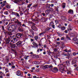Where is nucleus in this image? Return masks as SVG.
<instances>
[{
  "label": "nucleus",
  "mask_w": 78,
  "mask_h": 78,
  "mask_svg": "<svg viewBox=\"0 0 78 78\" xmlns=\"http://www.w3.org/2000/svg\"><path fill=\"white\" fill-rule=\"evenodd\" d=\"M13 21L15 22V23H17V24L20 26V27H27L26 25L25 24H22V22H20L19 20L17 19H16L15 18H13Z\"/></svg>",
  "instance_id": "1"
},
{
  "label": "nucleus",
  "mask_w": 78,
  "mask_h": 78,
  "mask_svg": "<svg viewBox=\"0 0 78 78\" xmlns=\"http://www.w3.org/2000/svg\"><path fill=\"white\" fill-rule=\"evenodd\" d=\"M23 36V35L21 33H19L16 34V37L17 39H20L22 38V36Z\"/></svg>",
  "instance_id": "2"
},
{
  "label": "nucleus",
  "mask_w": 78,
  "mask_h": 78,
  "mask_svg": "<svg viewBox=\"0 0 78 78\" xmlns=\"http://www.w3.org/2000/svg\"><path fill=\"white\" fill-rule=\"evenodd\" d=\"M10 46L11 48H17V46L16 44H14L11 42L10 43Z\"/></svg>",
  "instance_id": "3"
},
{
  "label": "nucleus",
  "mask_w": 78,
  "mask_h": 78,
  "mask_svg": "<svg viewBox=\"0 0 78 78\" xmlns=\"http://www.w3.org/2000/svg\"><path fill=\"white\" fill-rule=\"evenodd\" d=\"M77 59L76 58H74L72 60V64H74L76 62Z\"/></svg>",
  "instance_id": "4"
},
{
  "label": "nucleus",
  "mask_w": 78,
  "mask_h": 78,
  "mask_svg": "<svg viewBox=\"0 0 78 78\" xmlns=\"http://www.w3.org/2000/svg\"><path fill=\"white\" fill-rule=\"evenodd\" d=\"M8 5V3L6 2V1H3V4L1 5V6L2 7H3V6H5V5Z\"/></svg>",
  "instance_id": "5"
},
{
  "label": "nucleus",
  "mask_w": 78,
  "mask_h": 78,
  "mask_svg": "<svg viewBox=\"0 0 78 78\" xmlns=\"http://www.w3.org/2000/svg\"><path fill=\"white\" fill-rule=\"evenodd\" d=\"M49 27H52L53 28H55V25H54V23H53V21H51L50 24H49Z\"/></svg>",
  "instance_id": "6"
},
{
  "label": "nucleus",
  "mask_w": 78,
  "mask_h": 78,
  "mask_svg": "<svg viewBox=\"0 0 78 78\" xmlns=\"http://www.w3.org/2000/svg\"><path fill=\"white\" fill-rule=\"evenodd\" d=\"M16 74L17 76H22V75H21V73H20V71H17L16 73Z\"/></svg>",
  "instance_id": "7"
},
{
  "label": "nucleus",
  "mask_w": 78,
  "mask_h": 78,
  "mask_svg": "<svg viewBox=\"0 0 78 78\" xmlns=\"http://www.w3.org/2000/svg\"><path fill=\"white\" fill-rule=\"evenodd\" d=\"M16 44L18 47H20L22 46V42L21 41H19L16 43Z\"/></svg>",
  "instance_id": "8"
},
{
  "label": "nucleus",
  "mask_w": 78,
  "mask_h": 78,
  "mask_svg": "<svg viewBox=\"0 0 78 78\" xmlns=\"http://www.w3.org/2000/svg\"><path fill=\"white\" fill-rule=\"evenodd\" d=\"M31 28L33 30H34V31H37V28H36V27L34 26H32Z\"/></svg>",
  "instance_id": "9"
},
{
  "label": "nucleus",
  "mask_w": 78,
  "mask_h": 78,
  "mask_svg": "<svg viewBox=\"0 0 78 78\" xmlns=\"http://www.w3.org/2000/svg\"><path fill=\"white\" fill-rule=\"evenodd\" d=\"M12 40H13L14 42H16V36L13 35L12 37Z\"/></svg>",
  "instance_id": "10"
},
{
  "label": "nucleus",
  "mask_w": 78,
  "mask_h": 78,
  "mask_svg": "<svg viewBox=\"0 0 78 78\" xmlns=\"http://www.w3.org/2000/svg\"><path fill=\"white\" fill-rule=\"evenodd\" d=\"M12 33L11 32H9L7 33V35L8 36V37H10V38L12 37L11 36H12Z\"/></svg>",
  "instance_id": "11"
},
{
  "label": "nucleus",
  "mask_w": 78,
  "mask_h": 78,
  "mask_svg": "<svg viewBox=\"0 0 78 78\" xmlns=\"http://www.w3.org/2000/svg\"><path fill=\"white\" fill-rule=\"evenodd\" d=\"M32 44L33 45H34L36 47H38V44H37V43L34 42H33Z\"/></svg>",
  "instance_id": "12"
},
{
  "label": "nucleus",
  "mask_w": 78,
  "mask_h": 78,
  "mask_svg": "<svg viewBox=\"0 0 78 78\" xmlns=\"http://www.w3.org/2000/svg\"><path fill=\"white\" fill-rule=\"evenodd\" d=\"M12 27L13 30H16L17 27L16 25H12Z\"/></svg>",
  "instance_id": "13"
},
{
  "label": "nucleus",
  "mask_w": 78,
  "mask_h": 78,
  "mask_svg": "<svg viewBox=\"0 0 78 78\" xmlns=\"http://www.w3.org/2000/svg\"><path fill=\"white\" fill-rule=\"evenodd\" d=\"M59 71L61 72L62 73H64V69L62 68H61V69H59Z\"/></svg>",
  "instance_id": "14"
},
{
  "label": "nucleus",
  "mask_w": 78,
  "mask_h": 78,
  "mask_svg": "<svg viewBox=\"0 0 78 78\" xmlns=\"http://www.w3.org/2000/svg\"><path fill=\"white\" fill-rule=\"evenodd\" d=\"M73 11L72 10L70 9L68 11V13L69 14H72V13H73Z\"/></svg>",
  "instance_id": "15"
},
{
  "label": "nucleus",
  "mask_w": 78,
  "mask_h": 78,
  "mask_svg": "<svg viewBox=\"0 0 78 78\" xmlns=\"http://www.w3.org/2000/svg\"><path fill=\"white\" fill-rule=\"evenodd\" d=\"M64 51H65L67 53H68L69 52H71V50H68L67 49L64 50Z\"/></svg>",
  "instance_id": "16"
},
{
  "label": "nucleus",
  "mask_w": 78,
  "mask_h": 78,
  "mask_svg": "<svg viewBox=\"0 0 78 78\" xmlns=\"http://www.w3.org/2000/svg\"><path fill=\"white\" fill-rule=\"evenodd\" d=\"M31 56L33 58H37V56H36V55H31Z\"/></svg>",
  "instance_id": "17"
},
{
  "label": "nucleus",
  "mask_w": 78,
  "mask_h": 78,
  "mask_svg": "<svg viewBox=\"0 0 78 78\" xmlns=\"http://www.w3.org/2000/svg\"><path fill=\"white\" fill-rule=\"evenodd\" d=\"M48 10L49 11H51V12H52L53 11V9L50 8V7H48Z\"/></svg>",
  "instance_id": "18"
},
{
  "label": "nucleus",
  "mask_w": 78,
  "mask_h": 78,
  "mask_svg": "<svg viewBox=\"0 0 78 78\" xmlns=\"http://www.w3.org/2000/svg\"><path fill=\"white\" fill-rule=\"evenodd\" d=\"M11 39H12V37L11 38L10 37H9L7 42H8V41H9V42H10Z\"/></svg>",
  "instance_id": "19"
},
{
  "label": "nucleus",
  "mask_w": 78,
  "mask_h": 78,
  "mask_svg": "<svg viewBox=\"0 0 78 78\" xmlns=\"http://www.w3.org/2000/svg\"><path fill=\"white\" fill-rule=\"evenodd\" d=\"M72 71H69L67 72V74L68 75L69 74L71 75V74H72Z\"/></svg>",
  "instance_id": "20"
},
{
  "label": "nucleus",
  "mask_w": 78,
  "mask_h": 78,
  "mask_svg": "<svg viewBox=\"0 0 78 78\" xmlns=\"http://www.w3.org/2000/svg\"><path fill=\"white\" fill-rule=\"evenodd\" d=\"M12 1L16 3L19 2V0H12Z\"/></svg>",
  "instance_id": "21"
},
{
  "label": "nucleus",
  "mask_w": 78,
  "mask_h": 78,
  "mask_svg": "<svg viewBox=\"0 0 78 78\" xmlns=\"http://www.w3.org/2000/svg\"><path fill=\"white\" fill-rule=\"evenodd\" d=\"M62 7L63 8H65V7H66V3H63L62 4Z\"/></svg>",
  "instance_id": "22"
},
{
  "label": "nucleus",
  "mask_w": 78,
  "mask_h": 78,
  "mask_svg": "<svg viewBox=\"0 0 78 78\" xmlns=\"http://www.w3.org/2000/svg\"><path fill=\"white\" fill-rule=\"evenodd\" d=\"M45 12L46 14H48L50 13V11L48 10H47L45 11Z\"/></svg>",
  "instance_id": "23"
},
{
  "label": "nucleus",
  "mask_w": 78,
  "mask_h": 78,
  "mask_svg": "<svg viewBox=\"0 0 78 78\" xmlns=\"http://www.w3.org/2000/svg\"><path fill=\"white\" fill-rule=\"evenodd\" d=\"M6 8H8V9H9V8H11V7L8 4V5H6Z\"/></svg>",
  "instance_id": "24"
},
{
  "label": "nucleus",
  "mask_w": 78,
  "mask_h": 78,
  "mask_svg": "<svg viewBox=\"0 0 78 78\" xmlns=\"http://www.w3.org/2000/svg\"><path fill=\"white\" fill-rule=\"evenodd\" d=\"M61 19H62L63 20H66V18L65 16H63L61 17Z\"/></svg>",
  "instance_id": "25"
},
{
  "label": "nucleus",
  "mask_w": 78,
  "mask_h": 78,
  "mask_svg": "<svg viewBox=\"0 0 78 78\" xmlns=\"http://www.w3.org/2000/svg\"><path fill=\"white\" fill-rule=\"evenodd\" d=\"M9 24L7 26V28H8V31H11V29H10V28H11L10 27H9Z\"/></svg>",
  "instance_id": "26"
},
{
  "label": "nucleus",
  "mask_w": 78,
  "mask_h": 78,
  "mask_svg": "<svg viewBox=\"0 0 78 78\" xmlns=\"http://www.w3.org/2000/svg\"><path fill=\"white\" fill-rule=\"evenodd\" d=\"M30 56H25L24 57V58L25 59H26V60H27L28 59V57H29Z\"/></svg>",
  "instance_id": "27"
},
{
  "label": "nucleus",
  "mask_w": 78,
  "mask_h": 78,
  "mask_svg": "<svg viewBox=\"0 0 78 78\" xmlns=\"http://www.w3.org/2000/svg\"><path fill=\"white\" fill-rule=\"evenodd\" d=\"M4 14H5V15H8L9 13L8 11H5L4 12Z\"/></svg>",
  "instance_id": "28"
},
{
  "label": "nucleus",
  "mask_w": 78,
  "mask_h": 78,
  "mask_svg": "<svg viewBox=\"0 0 78 78\" xmlns=\"http://www.w3.org/2000/svg\"><path fill=\"white\" fill-rule=\"evenodd\" d=\"M8 38H7V36L6 35L5 37V38H4V40H5L6 41H8Z\"/></svg>",
  "instance_id": "29"
},
{
  "label": "nucleus",
  "mask_w": 78,
  "mask_h": 78,
  "mask_svg": "<svg viewBox=\"0 0 78 78\" xmlns=\"http://www.w3.org/2000/svg\"><path fill=\"white\" fill-rule=\"evenodd\" d=\"M66 38H67L68 40H70V41L71 40V39H70V37H69V36L67 35L66 36Z\"/></svg>",
  "instance_id": "30"
},
{
  "label": "nucleus",
  "mask_w": 78,
  "mask_h": 78,
  "mask_svg": "<svg viewBox=\"0 0 78 78\" xmlns=\"http://www.w3.org/2000/svg\"><path fill=\"white\" fill-rule=\"evenodd\" d=\"M63 55L65 56H69V54H63Z\"/></svg>",
  "instance_id": "31"
},
{
  "label": "nucleus",
  "mask_w": 78,
  "mask_h": 78,
  "mask_svg": "<svg viewBox=\"0 0 78 78\" xmlns=\"http://www.w3.org/2000/svg\"><path fill=\"white\" fill-rule=\"evenodd\" d=\"M51 30V28H48L46 29V31H49V30Z\"/></svg>",
  "instance_id": "32"
},
{
  "label": "nucleus",
  "mask_w": 78,
  "mask_h": 78,
  "mask_svg": "<svg viewBox=\"0 0 78 78\" xmlns=\"http://www.w3.org/2000/svg\"><path fill=\"white\" fill-rule=\"evenodd\" d=\"M15 15H16V16H17V17L19 18L20 17V16H19V14L18 13L16 12Z\"/></svg>",
  "instance_id": "33"
},
{
  "label": "nucleus",
  "mask_w": 78,
  "mask_h": 78,
  "mask_svg": "<svg viewBox=\"0 0 78 78\" xmlns=\"http://www.w3.org/2000/svg\"><path fill=\"white\" fill-rule=\"evenodd\" d=\"M66 64H67L68 66H69L70 65V62H69V61H67L66 62Z\"/></svg>",
  "instance_id": "34"
},
{
  "label": "nucleus",
  "mask_w": 78,
  "mask_h": 78,
  "mask_svg": "<svg viewBox=\"0 0 78 78\" xmlns=\"http://www.w3.org/2000/svg\"><path fill=\"white\" fill-rule=\"evenodd\" d=\"M57 33L58 35V36H62V35H61V34H60L59 32H57Z\"/></svg>",
  "instance_id": "35"
},
{
  "label": "nucleus",
  "mask_w": 78,
  "mask_h": 78,
  "mask_svg": "<svg viewBox=\"0 0 78 78\" xmlns=\"http://www.w3.org/2000/svg\"><path fill=\"white\" fill-rule=\"evenodd\" d=\"M58 8H59V7L58 6H57L55 8V9L56 11H57V12H59V10H58Z\"/></svg>",
  "instance_id": "36"
},
{
  "label": "nucleus",
  "mask_w": 78,
  "mask_h": 78,
  "mask_svg": "<svg viewBox=\"0 0 78 78\" xmlns=\"http://www.w3.org/2000/svg\"><path fill=\"white\" fill-rule=\"evenodd\" d=\"M54 70H55V71H56V72H58V68H55L54 69Z\"/></svg>",
  "instance_id": "37"
},
{
  "label": "nucleus",
  "mask_w": 78,
  "mask_h": 78,
  "mask_svg": "<svg viewBox=\"0 0 78 78\" xmlns=\"http://www.w3.org/2000/svg\"><path fill=\"white\" fill-rule=\"evenodd\" d=\"M49 67V66L48 65H45L44 66V68H48Z\"/></svg>",
  "instance_id": "38"
},
{
  "label": "nucleus",
  "mask_w": 78,
  "mask_h": 78,
  "mask_svg": "<svg viewBox=\"0 0 78 78\" xmlns=\"http://www.w3.org/2000/svg\"><path fill=\"white\" fill-rule=\"evenodd\" d=\"M4 18L5 19V20H2V21L3 22V23H5V22H6V20H5V19H6V18H5V17H4Z\"/></svg>",
  "instance_id": "39"
},
{
  "label": "nucleus",
  "mask_w": 78,
  "mask_h": 78,
  "mask_svg": "<svg viewBox=\"0 0 78 78\" xmlns=\"http://www.w3.org/2000/svg\"><path fill=\"white\" fill-rule=\"evenodd\" d=\"M32 5V3L30 4H29L28 6H27V7L30 8V6H31Z\"/></svg>",
  "instance_id": "40"
},
{
  "label": "nucleus",
  "mask_w": 78,
  "mask_h": 78,
  "mask_svg": "<svg viewBox=\"0 0 78 78\" xmlns=\"http://www.w3.org/2000/svg\"><path fill=\"white\" fill-rule=\"evenodd\" d=\"M54 51H55V52H56V51H58V49H56V48L54 49Z\"/></svg>",
  "instance_id": "41"
},
{
  "label": "nucleus",
  "mask_w": 78,
  "mask_h": 78,
  "mask_svg": "<svg viewBox=\"0 0 78 78\" xmlns=\"http://www.w3.org/2000/svg\"><path fill=\"white\" fill-rule=\"evenodd\" d=\"M61 29L62 30H64L66 29V28L64 27H62L61 28Z\"/></svg>",
  "instance_id": "42"
},
{
  "label": "nucleus",
  "mask_w": 78,
  "mask_h": 78,
  "mask_svg": "<svg viewBox=\"0 0 78 78\" xmlns=\"http://www.w3.org/2000/svg\"><path fill=\"white\" fill-rule=\"evenodd\" d=\"M34 38L35 40H36V41H37V39H38V37L37 36H35L34 37Z\"/></svg>",
  "instance_id": "43"
},
{
  "label": "nucleus",
  "mask_w": 78,
  "mask_h": 78,
  "mask_svg": "<svg viewBox=\"0 0 78 78\" xmlns=\"http://www.w3.org/2000/svg\"><path fill=\"white\" fill-rule=\"evenodd\" d=\"M3 32H4L5 34V35H6V34H7V33H8L7 31H5H5H4Z\"/></svg>",
  "instance_id": "44"
},
{
  "label": "nucleus",
  "mask_w": 78,
  "mask_h": 78,
  "mask_svg": "<svg viewBox=\"0 0 78 78\" xmlns=\"http://www.w3.org/2000/svg\"><path fill=\"white\" fill-rule=\"evenodd\" d=\"M16 12H12V15H16Z\"/></svg>",
  "instance_id": "45"
},
{
  "label": "nucleus",
  "mask_w": 78,
  "mask_h": 78,
  "mask_svg": "<svg viewBox=\"0 0 78 78\" xmlns=\"http://www.w3.org/2000/svg\"><path fill=\"white\" fill-rule=\"evenodd\" d=\"M3 37V36H0V41H2V38Z\"/></svg>",
  "instance_id": "46"
},
{
  "label": "nucleus",
  "mask_w": 78,
  "mask_h": 78,
  "mask_svg": "<svg viewBox=\"0 0 78 78\" xmlns=\"http://www.w3.org/2000/svg\"><path fill=\"white\" fill-rule=\"evenodd\" d=\"M44 34L43 33V32H41V33H40V34H39V36H41V35H43Z\"/></svg>",
  "instance_id": "47"
},
{
  "label": "nucleus",
  "mask_w": 78,
  "mask_h": 78,
  "mask_svg": "<svg viewBox=\"0 0 78 78\" xmlns=\"http://www.w3.org/2000/svg\"><path fill=\"white\" fill-rule=\"evenodd\" d=\"M47 45L46 44H44V48H47Z\"/></svg>",
  "instance_id": "48"
},
{
  "label": "nucleus",
  "mask_w": 78,
  "mask_h": 78,
  "mask_svg": "<svg viewBox=\"0 0 78 78\" xmlns=\"http://www.w3.org/2000/svg\"><path fill=\"white\" fill-rule=\"evenodd\" d=\"M31 23L32 25L33 26H34L35 25V24H34L33 22H31Z\"/></svg>",
  "instance_id": "49"
},
{
  "label": "nucleus",
  "mask_w": 78,
  "mask_h": 78,
  "mask_svg": "<svg viewBox=\"0 0 78 78\" xmlns=\"http://www.w3.org/2000/svg\"><path fill=\"white\" fill-rule=\"evenodd\" d=\"M20 31H21V32H22V31H23V30L22 29H19Z\"/></svg>",
  "instance_id": "50"
},
{
  "label": "nucleus",
  "mask_w": 78,
  "mask_h": 78,
  "mask_svg": "<svg viewBox=\"0 0 78 78\" xmlns=\"http://www.w3.org/2000/svg\"><path fill=\"white\" fill-rule=\"evenodd\" d=\"M9 58H7L6 59V61H7V62L9 61Z\"/></svg>",
  "instance_id": "51"
},
{
  "label": "nucleus",
  "mask_w": 78,
  "mask_h": 78,
  "mask_svg": "<svg viewBox=\"0 0 78 78\" xmlns=\"http://www.w3.org/2000/svg\"><path fill=\"white\" fill-rule=\"evenodd\" d=\"M3 74H4V73H3V72L2 71H0V75H3Z\"/></svg>",
  "instance_id": "52"
},
{
  "label": "nucleus",
  "mask_w": 78,
  "mask_h": 78,
  "mask_svg": "<svg viewBox=\"0 0 78 78\" xmlns=\"http://www.w3.org/2000/svg\"><path fill=\"white\" fill-rule=\"evenodd\" d=\"M5 71L6 72H9V70H8V68H7L5 69Z\"/></svg>",
  "instance_id": "53"
},
{
  "label": "nucleus",
  "mask_w": 78,
  "mask_h": 78,
  "mask_svg": "<svg viewBox=\"0 0 78 78\" xmlns=\"http://www.w3.org/2000/svg\"><path fill=\"white\" fill-rule=\"evenodd\" d=\"M56 44H57V45H59V44H60V42L59 41H57L56 43Z\"/></svg>",
  "instance_id": "54"
},
{
  "label": "nucleus",
  "mask_w": 78,
  "mask_h": 78,
  "mask_svg": "<svg viewBox=\"0 0 78 78\" xmlns=\"http://www.w3.org/2000/svg\"><path fill=\"white\" fill-rule=\"evenodd\" d=\"M72 28H69L68 29V31H69V30L72 31Z\"/></svg>",
  "instance_id": "55"
},
{
  "label": "nucleus",
  "mask_w": 78,
  "mask_h": 78,
  "mask_svg": "<svg viewBox=\"0 0 78 78\" xmlns=\"http://www.w3.org/2000/svg\"><path fill=\"white\" fill-rule=\"evenodd\" d=\"M53 66H52V65H50L48 67L49 68H51V67H52Z\"/></svg>",
  "instance_id": "56"
},
{
  "label": "nucleus",
  "mask_w": 78,
  "mask_h": 78,
  "mask_svg": "<svg viewBox=\"0 0 78 78\" xmlns=\"http://www.w3.org/2000/svg\"><path fill=\"white\" fill-rule=\"evenodd\" d=\"M73 56H75V55H76V53L74 52L73 53Z\"/></svg>",
  "instance_id": "57"
},
{
  "label": "nucleus",
  "mask_w": 78,
  "mask_h": 78,
  "mask_svg": "<svg viewBox=\"0 0 78 78\" xmlns=\"http://www.w3.org/2000/svg\"><path fill=\"white\" fill-rule=\"evenodd\" d=\"M55 22L56 23H58V20H55Z\"/></svg>",
  "instance_id": "58"
},
{
  "label": "nucleus",
  "mask_w": 78,
  "mask_h": 78,
  "mask_svg": "<svg viewBox=\"0 0 78 78\" xmlns=\"http://www.w3.org/2000/svg\"><path fill=\"white\" fill-rule=\"evenodd\" d=\"M15 66H12V69H14V68H15Z\"/></svg>",
  "instance_id": "59"
},
{
  "label": "nucleus",
  "mask_w": 78,
  "mask_h": 78,
  "mask_svg": "<svg viewBox=\"0 0 78 78\" xmlns=\"http://www.w3.org/2000/svg\"><path fill=\"white\" fill-rule=\"evenodd\" d=\"M2 27L3 30H5V29L4 28V26H2Z\"/></svg>",
  "instance_id": "60"
},
{
  "label": "nucleus",
  "mask_w": 78,
  "mask_h": 78,
  "mask_svg": "<svg viewBox=\"0 0 78 78\" xmlns=\"http://www.w3.org/2000/svg\"><path fill=\"white\" fill-rule=\"evenodd\" d=\"M29 2V1H28V0H26V2L27 3H28V2Z\"/></svg>",
  "instance_id": "61"
},
{
  "label": "nucleus",
  "mask_w": 78,
  "mask_h": 78,
  "mask_svg": "<svg viewBox=\"0 0 78 78\" xmlns=\"http://www.w3.org/2000/svg\"><path fill=\"white\" fill-rule=\"evenodd\" d=\"M20 15H22L23 14V13H22V11H20Z\"/></svg>",
  "instance_id": "62"
},
{
  "label": "nucleus",
  "mask_w": 78,
  "mask_h": 78,
  "mask_svg": "<svg viewBox=\"0 0 78 78\" xmlns=\"http://www.w3.org/2000/svg\"><path fill=\"white\" fill-rule=\"evenodd\" d=\"M57 41H59V38H58L56 39Z\"/></svg>",
  "instance_id": "63"
},
{
  "label": "nucleus",
  "mask_w": 78,
  "mask_h": 78,
  "mask_svg": "<svg viewBox=\"0 0 78 78\" xmlns=\"http://www.w3.org/2000/svg\"><path fill=\"white\" fill-rule=\"evenodd\" d=\"M33 78H36L37 77H36V76H33Z\"/></svg>",
  "instance_id": "64"
}]
</instances>
